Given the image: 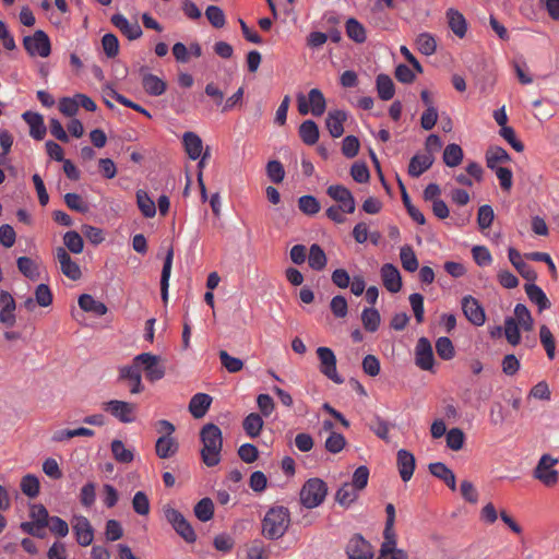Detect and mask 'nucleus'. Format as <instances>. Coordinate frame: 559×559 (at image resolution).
<instances>
[{
    "instance_id": "24",
    "label": "nucleus",
    "mask_w": 559,
    "mask_h": 559,
    "mask_svg": "<svg viewBox=\"0 0 559 559\" xmlns=\"http://www.w3.org/2000/svg\"><path fill=\"white\" fill-rule=\"evenodd\" d=\"M182 144L189 158L197 160L203 153V142L194 132H186L182 135Z\"/></svg>"
},
{
    "instance_id": "32",
    "label": "nucleus",
    "mask_w": 559,
    "mask_h": 559,
    "mask_svg": "<svg viewBox=\"0 0 559 559\" xmlns=\"http://www.w3.org/2000/svg\"><path fill=\"white\" fill-rule=\"evenodd\" d=\"M346 120V112L340 109H335L330 112L326 118V128L333 138H338L343 134V123Z\"/></svg>"
},
{
    "instance_id": "43",
    "label": "nucleus",
    "mask_w": 559,
    "mask_h": 559,
    "mask_svg": "<svg viewBox=\"0 0 559 559\" xmlns=\"http://www.w3.org/2000/svg\"><path fill=\"white\" fill-rule=\"evenodd\" d=\"M299 135L304 143L313 145L319 140L318 126L312 120H306L299 127Z\"/></svg>"
},
{
    "instance_id": "17",
    "label": "nucleus",
    "mask_w": 559,
    "mask_h": 559,
    "mask_svg": "<svg viewBox=\"0 0 559 559\" xmlns=\"http://www.w3.org/2000/svg\"><path fill=\"white\" fill-rule=\"evenodd\" d=\"M56 259L58 260L60 264L61 272L70 280L78 281L82 273L79 264L74 262L68 251L62 248L58 247L56 250Z\"/></svg>"
},
{
    "instance_id": "45",
    "label": "nucleus",
    "mask_w": 559,
    "mask_h": 559,
    "mask_svg": "<svg viewBox=\"0 0 559 559\" xmlns=\"http://www.w3.org/2000/svg\"><path fill=\"white\" fill-rule=\"evenodd\" d=\"M400 259L403 269L407 272H415L419 266L418 259L413 248L409 246H404L401 248Z\"/></svg>"
},
{
    "instance_id": "5",
    "label": "nucleus",
    "mask_w": 559,
    "mask_h": 559,
    "mask_svg": "<svg viewBox=\"0 0 559 559\" xmlns=\"http://www.w3.org/2000/svg\"><path fill=\"white\" fill-rule=\"evenodd\" d=\"M558 462L550 454H543L533 471V477L547 487L555 486L559 480V473L554 468Z\"/></svg>"
},
{
    "instance_id": "30",
    "label": "nucleus",
    "mask_w": 559,
    "mask_h": 559,
    "mask_svg": "<svg viewBox=\"0 0 559 559\" xmlns=\"http://www.w3.org/2000/svg\"><path fill=\"white\" fill-rule=\"evenodd\" d=\"M448 24L451 31L460 38H463L467 31V23L464 15L455 9L447 11Z\"/></svg>"
},
{
    "instance_id": "64",
    "label": "nucleus",
    "mask_w": 559,
    "mask_h": 559,
    "mask_svg": "<svg viewBox=\"0 0 559 559\" xmlns=\"http://www.w3.org/2000/svg\"><path fill=\"white\" fill-rule=\"evenodd\" d=\"M298 207L307 215H314L320 211V203L312 195H302L298 200Z\"/></svg>"
},
{
    "instance_id": "28",
    "label": "nucleus",
    "mask_w": 559,
    "mask_h": 559,
    "mask_svg": "<svg viewBox=\"0 0 559 559\" xmlns=\"http://www.w3.org/2000/svg\"><path fill=\"white\" fill-rule=\"evenodd\" d=\"M429 472L437 478L443 480L445 485L451 489H456V478L454 473L443 463L436 462L429 464Z\"/></svg>"
},
{
    "instance_id": "3",
    "label": "nucleus",
    "mask_w": 559,
    "mask_h": 559,
    "mask_svg": "<svg viewBox=\"0 0 559 559\" xmlns=\"http://www.w3.org/2000/svg\"><path fill=\"white\" fill-rule=\"evenodd\" d=\"M328 495V486L320 478L308 479L300 490V502L308 509L320 506Z\"/></svg>"
},
{
    "instance_id": "44",
    "label": "nucleus",
    "mask_w": 559,
    "mask_h": 559,
    "mask_svg": "<svg viewBox=\"0 0 559 559\" xmlns=\"http://www.w3.org/2000/svg\"><path fill=\"white\" fill-rule=\"evenodd\" d=\"M415 43L419 52L425 56H431L437 50V40L430 33L419 34Z\"/></svg>"
},
{
    "instance_id": "22",
    "label": "nucleus",
    "mask_w": 559,
    "mask_h": 559,
    "mask_svg": "<svg viewBox=\"0 0 559 559\" xmlns=\"http://www.w3.org/2000/svg\"><path fill=\"white\" fill-rule=\"evenodd\" d=\"M508 258L523 278L528 282L536 281V272L530 264L523 261L521 253L516 249L509 248Z\"/></svg>"
},
{
    "instance_id": "10",
    "label": "nucleus",
    "mask_w": 559,
    "mask_h": 559,
    "mask_svg": "<svg viewBox=\"0 0 559 559\" xmlns=\"http://www.w3.org/2000/svg\"><path fill=\"white\" fill-rule=\"evenodd\" d=\"M346 555L348 559H372L373 549L360 534H355L346 545Z\"/></svg>"
},
{
    "instance_id": "19",
    "label": "nucleus",
    "mask_w": 559,
    "mask_h": 559,
    "mask_svg": "<svg viewBox=\"0 0 559 559\" xmlns=\"http://www.w3.org/2000/svg\"><path fill=\"white\" fill-rule=\"evenodd\" d=\"M396 465L402 480L406 483L413 477L416 466L415 456L409 451L401 449L397 451Z\"/></svg>"
},
{
    "instance_id": "13",
    "label": "nucleus",
    "mask_w": 559,
    "mask_h": 559,
    "mask_svg": "<svg viewBox=\"0 0 559 559\" xmlns=\"http://www.w3.org/2000/svg\"><path fill=\"white\" fill-rule=\"evenodd\" d=\"M328 194L336 201L344 213L352 214L355 212L356 203L352 192L342 185H333L328 188Z\"/></svg>"
},
{
    "instance_id": "38",
    "label": "nucleus",
    "mask_w": 559,
    "mask_h": 559,
    "mask_svg": "<svg viewBox=\"0 0 559 559\" xmlns=\"http://www.w3.org/2000/svg\"><path fill=\"white\" fill-rule=\"evenodd\" d=\"M464 157L462 147L459 144H448L443 151L442 159L448 167L459 166Z\"/></svg>"
},
{
    "instance_id": "63",
    "label": "nucleus",
    "mask_w": 559,
    "mask_h": 559,
    "mask_svg": "<svg viewBox=\"0 0 559 559\" xmlns=\"http://www.w3.org/2000/svg\"><path fill=\"white\" fill-rule=\"evenodd\" d=\"M205 16L215 28H222L226 23L224 11L216 5H209L205 10Z\"/></svg>"
},
{
    "instance_id": "29",
    "label": "nucleus",
    "mask_w": 559,
    "mask_h": 559,
    "mask_svg": "<svg viewBox=\"0 0 559 559\" xmlns=\"http://www.w3.org/2000/svg\"><path fill=\"white\" fill-rule=\"evenodd\" d=\"M524 289L528 299L537 305L539 311L550 308V301L539 286L534 283H528L524 285Z\"/></svg>"
},
{
    "instance_id": "55",
    "label": "nucleus",
    "mask_w": 559,
    "mask_h": 559,
    "mask_svg": "<svg viewBox=\"0 0 559 559\" xmlns=\"http://www.w3.org/2000/svg\"><path fill=\"white\" fill-rule=\"evenodd\" d=\"M514 316L516 323L525 331H531L533 329V319L530 310L526 306L522 304H518L514 308Z\"/></svg>"
},
{
    "instance_id": "60",
    "label": "nucleus",
    "mask_w": 559,
    "mask_h": 559,
    "mask_svg": "<svg viewBox=\"0 0 559 559\" xmlns=\"http://www.w3.org/2000/svg\"><path fill=\"white\" fill-rule=\"evenodd\" d=\"M80 503L84 508H91L96 501V485L93 481L86 483L79 495Z\"/></svg>"
},
{
    "instance_id": "54",
    "label": "nucleus",
    "mask_w": 559,
    "mask_h": 559,
    "mask_svg": "<svg viewBox=\"0 0 559 559\" xmlns=\"http://www.w3.org/2000/svg\"><path fill=\"white\" fill-rule=\"evenodd\" d=\"M346 439L342 433L332 431L324 442V448L332 454L340 453L346 445Z\"/></svg>"
},
{
    "instance_id": "57",
    "label": "nucleus",
    "mask_w": 559,
    "mask_h": 559,
    "mask_svg": "<svg viewBox=\"0 0 559 559\" xmlns=\"http://www.w3.org/2000/svg\"><path fill=\"white\" fill-rule=\"evenodd\" d=\"M111 452L114 457L120 463H130L133 461V452L127 449L121 440L111 442Z\"/></svg>"
},
{
    "instance_id": "9",
    "label": "nucleus",
    "mask_w": 559,
    "mask_h": 559,
    "mask_svg": "<svg viewBox=\"0 0 559 559\" xmlns=\"http://www.w3.org/2000/svg\"><path fill=\"white\" fill-rule=\"evenodd\" d=\"M317 355L320 361V372L334 383L342 384L344 379L337 373L336 356L333 350L329 347L321 346L317 348Z\"/></svg>"
},
{
    "instance_id": "11",
    "label": "nucleus",
    "mask_w": 559,
    "mask_h": 559,
    "mask_svg": "<svg viewBox=\"0 0 559 559\" xmlns=\"http://www.w3.org/2000/svg\"><path fill=\"white\" fill-rule=\"evenodd\" d=\"M119 381L128 382L131 394H139L144 390L141 371L132 359L131 365L119 367Z\"/></svg>"
},
{
    "instance_id": "2",
    "label": "nucleus",
    "mask_w": 559,
    "mask_h": 559,
    "mask_svg": "<svg viewBox=\"0 0 559 559\" xmlns=\"http://www.w3.org/2000/svg\"><path fill=\"white\" fill-rule=\"evenodd\" d=\"M289 525V510L283 506H274L269 509L262 520V535L271 540L278 539L285 535Z\"/></svg>"
},
{
    "instance_id": "12",
    "label": "nucleus",
    "mask_w": 559,
    "mask_h": 559,
    "mask_svg": "<svg viewBox=\"0 0 559 559\" xmlns=\"http://www.w3.org/2000/svg\"><path fill=\"white\" fill-rule=\"evenodd\" d=\"M462 310L466 319L476 326H481L486 321L484 308L478 300L468 295L462 299Z\"/></svg>"
},
{
    "instance_id": "40",
    "label": "nucleus",
    "mask_w": 559,
    "mask_h": 559,
    "mask_svg": "<svg viewBox=\"0 0 559 559\" xmlns=\"http://www.w3.org/2000/svg\"><path fill=\"white\" fill-rule=\"evenodd\" d=\"M326 262L323 249L318 243L311 245L308 257L309 266L314 271H322L326 266Z\"/></svg>"
},
{
    "instance_id": "16",
    "label": "nucleus",
    "mask_w": 559,
    "mask_h": 559,
    "mask_svg": "<svg viewBox=\"0 0 559 559\" xmlns=\"http://www.w3.org/2000/svg\"><path fill=\"white\" fill-rule=\"evenodd\" d=\"M416 365L423 370H431L433 367V352L428 338L420 337L415 348Z\"/></svg>"
},
{
    "instance_id": "46",
    "label": "nucleus",
    "mask_w": 559,
    "mask_h": 559,
    "mask_svg": "<svg viewBox=\"0 0 559 559\" xmlns=\"http://www.w3.org/2000/svg\"><path fill=\"white\" fill-rule=\"evenodd\" d=\"M193 511L201 522H207L214 515V503L210 498H203L194 506Z\"/></svg>"
},
{
    "instance_id": "59",
    "label": "nucleus",
    "mask_w": 559,
    "mask_h": 559,
    "mask_svg": "<svg viewBox=\"0 0 559 559\" xmlns=\"http://www.w3.org/2000/svg\"><path fill=\"white\" fill-rule=\"evenodd\" d=\"M436 350H437L438 356L444 360H450L455 355V350H454L452 341L447 336H442L437 340Z\"/></svg>"
},
{
    "instance_id": "61",
    "label": "nucleus",
    "mask_w": 559,
    "mask_h": 559,
    "mask_svg": "<svg viewBox=\"0 0 559 559\" xmlns=\"http://www.w3.org/2000/svg\"><path fill=\"white\" fill-rule=\"evenodd\" d=\"M132 508L139 515H147L151 510L150 500L144 491H136L132 499Z\"/></svg>"
},
{
    "instance_id": "31",
    "label": "nucleus",
    "mask_w": 559,
    "mask_h": 559,
    "mask_svg": "<svg viewBox=\"0 0 559 559\" xmlns=\"http://www.w3.org/2000/svg\"><path fill=\"white\" fill-rule=\"evenodd\" d=\"M358 496L359 490L349 483H345L336 491L335 501L344 508H349L358 499Z\"/></svg>"
},
{
    "instance_id": "47",
    "label": "nucleus",
    "mask_w": 559,
    "mask_h": 559,
    "mask_svg": "<svg viewBox=\"0 0 559 559\" xmlns=\"http://www.w3.org/2000/svg\"><path fill=\"white\" fill-rule=\"evenodd\" d=\"M19 271L27 278L36 281L39 272L36 263L28 257H20L16 261Z\"/></svg>"
},
{
    "instance_id": "4",
    "label": "nucleus",
    "mask_w": 559,
    "mask_h": 559,
    "mask_svg": "<svg viewBox=\"0 0 559 559\" xmlns=\"http://www.w3.org/2000/svg\"><path fill=\"white\" fill-rule=\"evenodd\" d=\"M166 521L173 526L176 533L187 543L192 544L197 540V534L181 512L165 506L163 509Z\"/></svg>"
},
{
    "instance_id": "26",
    "label": "nucleus",
    "mask_w": 559,
    "mask_h": 559,
    "mask_svg": "<svg viewBox=\"0 0 559 559\" xmlns=\"http://www.w3.org/2000/svg\"><path fill=\"white\" fill-rule=\"evenodd\" d=\"M212 397L205 393L194 394L189 403V412L194 418H202L209 411Z\"/></svg>"
},
{
    "instance_id": "52",
    "label": "nucleus",
    "mask_w": 559,
    "mask_h": 559,
    "mask_svg": "<svg viewBox=\"0 0 559 559\" xmlns=\"http://www.w3.org/2000/svg\"><path fill=\"white\" fill-rule=\"evenodd\" d=\"M20 487L25 496L35 498L39 493L40 485L38 478L35 475L27 474L22 478Z\"/></svg>"
},
{
    "instance_id": "23",
    "label": "nucleus",
    "mask_w": 559,
    "mask_h": 559,
    "mask_svg": "<svg viewBox=\"0 0 559 559\" xmlns=\"http://www.w3.org/2000/svg\"><path fill=\"white\" fill-rule=\"evenodd\" d=\"M435 158L431 154H416L408 164V175L417 178L427 171L433 164Z\"/></svg>"
},
{
    "instance_id": "39",
    "label": "nucleus",
    "mask_w": 559,
    "mask_h": 559,
    "mask_svg": "<svg viewBox=\"0 0 559 559\" xmlns=\"http://www.w3.org/2000/svg\"><path fill=\"white\" fill-rule=\"evenodd\" d=\"M242 428L248 437L257 438L262 428L263 419L258 413H250L242 421Z\"/></svg>"
},
{
    "instance_id": "36",
    "label": "nucleus",
    "mask_w": 559,
    "mask_h": 559,
    "mask_svg": "<svg viewBox=\"0 0 559 559\" xmlns=\"http://www.w3.org/2000/svg\"><path fill=\"white\" fill-rule=\"evenodd\" d=\"M142 86L146 93L154 96L162 95L166 90V83L160 78L152 73L143 75Z\"/></svg>"
},
{
    "instance_id": "33",
    "label": "nucleus",
    "mask_w": 559,
    "mask_h": 559,
    "mask_svg": "<svg viewBox=\"0 0 559 559\" xmlns=\"http://www.w3.org/2000/svg\"><path fill=\"white\" fill-rule=\"evenodd\" d=\"M79 306L85 312H92L96 316H104L107 313V306L96 300L92 295L83 294L79 298Z\"/></svg>"
},
{
    "instance_id": "56",
    "label": "nucleus",
    "mask_w": 559,
    "mask_h": 559,
    "mask_svg": "<svg viewBox=\"0 0 559 559\" xmlns=\"http://www.w3.org/2000/svg\"><path fill=\"white\" fill-rule=\"evenodd\" d=\"M539 338L549 359H554L556 350V342L554 335L547 325L539 329Z\"/></svg>"
},
{
    "instance_id": "1",
    "label": "nucleus",
    "mask_w": 559,
    "mask_h": 559,
    "mask_svg": "<svg viewBox=\"0 0 559 559\" xmlns=\"http://www.w3.org/2000/svg\"><path fill=\"white\" fill-rule=\"evenodd\" d=\"M200 437L203 443L201 450L203 463L209 467L216 466L221 461L223 448L222 430L214 424H206L201 429Z\"/></svg>"
},
{
    "instance_id": "53",
    "label": "nucleus",
    "mask_w": 559,
    "mask_h": 559,
    "mask_svg": "<svg viewBox=\"0 0 559 559\" xmlns=\"http://www.w3.org/2000/svg\"><path fill=\"white\" fill-rule=\"evenodd\" d=\"M370 430L381 440L389 441L391 425L378 415H374L369 424Z\"/></svg>"
},
{
    "instance_id": "34",
    "label": "nucleus",
    "mask_w": 559,
    "mask_h": 559,
    "mask_svg": "<svg viewBox=\"0 0 559 559\" xmlns=\"http://www.w3.org/2000/svg\"><path fill=\"white\" fill-rule=\"evenodd\" d=\"M174 249L170 248L164 260L162 276H160V295L162 299L166 302L168 298L169 278L173 267Z\"/></svg>"
},
{
    "instance_id": "15",
    "label": "nucleus",
    "mask_w": 559,
    "mask_h": 559,
    "mask_svg": "<svg viewBox=\"0 0 559 559\" xmlns=\"http://www.w3.org/2000/svg\"><path fill=\"white\" fill-rule=\"evenodd\" d=\"M73 532L80 546L86 547L93 543L94 528L87 518L75 515L73 519Z\"/></svg>"
},
{
    "instance_id": "25",
    "label": "nucleus",
    "mask_w": 559,
    "mask_h": 559,
    "mask_svg": "<svg viewBox=\"0 0 559 559\" xmlns=\"http://www.w3.org/2000/svg\"><path fill=\"white\" fill-rule=\"evenodd\" d=\"M23 119L29 126V134L35 140H41L46 135L47 129L44 124V119L39 114L26 111L22 115Z\"/></svg>"
},
{
    "instance_id": "42",
    "label": "nucleus",
    "mask_w": 559,
    "mask_h": 559,
    "mask_svg": "<svg viewBox=\"0 0 559 559\" xmlns=\"http://www.w3.org/2000/svg\"><path fill=\"white\" fill-rule=\"evenodd\" d=\"M346 34L358 44H362L367 39L365 26L354 17L348 19L346 22Z\"/></svg>"
},
{
    "instance_id": "49",
    "label": "nucleus",
    "mask_w": 559,
    "mask_h": 559,
    "mask_svg": "<svg viewBox=\"0 0 559 559\" xmlns=\"http://www.w3.org/2000/svg\"><path fill=\"white\" fill-rule=\"evenodd\" d=\"M64 246L74 254L82 253L84 249V241L82 236L74 230L67 231L63 236Z\"/></svg>"
},
{
    "instance_id": "37",
    "label": "nucleus",
    "mask_w": 559,
    "mask_h": 559,
    "mask_svg": "<svg viewBox=\"0 0 559 559\" xmlns=\"http://www.w3.org/2000/svg\"><path fill=\"white\" fill-rule=\"evenodd\" d=\"M510 160L508 152L500 146H490L486 152V164L491 170L497 169L498 164L507 163Z\"/></svg>"
},
{
    "instance_id": "20",
    "label": "nucleus",
    "mask_w": 559,
    "mask_h": 559,
    "mask_svg": "<svg viewBox=\"0 0 559 559\" xmlns=\"http://www.w3.org/2000/svg\"><path fill=\"white\" fill-rule=\"evenodd\" d=\"M381 278L384 287L391 293H397L402 288V278L397 267L391 263H385L381 267Z\"/></svg>"
},
{
    "instance_id": "14",
    "label": "nucleus",
    "mask_w": 559,
    "mask_h": 559,
    "mask_svg": "<svg viewBox=\"0 0 559 559\" xmlns=\"http://www.w3.org/2000/svg\"><path fill=\"white\" fill-rule=\"evenodd\" d=\"M16 302L13 296L7 290H0V323L12 328L16 323Z\"/></svg>"
},
{
    "instance_id": "18",
    "label": "nucleus",
    "mask_w": 559,
    "mask_h": 559,
    "mask_svg": "<svg viewBox=\"0 0 559 559\" xmlns=\"http://www.w3.org/2000/svg\"><path fill=\"white\" fill-rule=\"evenodd\" d=\"M110 21L114 26L117 27L129 40H135L143 34L141 26L136 21L131 23L120 13L114 14Z\"/></svg>"
},
{
    "instance_id": "50",
    "label": "nucleus",
    "mask_w": 559,
    "mask_h": 559,
    "mask_svg": "<svg viewBox=\"0 0 559 559\" xmlns=\"http://www.w3.org/2000/svg\"><path fill=\"white\" fill-rule=\"evenodd\" d=\"M504 335L509 344L515 346L521 341L520 325L516 320L512 317H508L504 320Z\"/></svg>"
},
{
    "instance_id": "8",
    "label": "nucleus",
    "mask_w": 559,
    "mask_h": 559,
    "mask_svg": "<svg viewBox=\"0 0 559 559\" xmlns=\"http://www.w3.org/2000/svg\"><path fill=\"white\" fill-rule=\"evenodd\" d=\"M23 46L32 57L39 56L46 58L51 52V45L48 35L41 31H36L32 36L23 38Z\"/></svg>"
},
{
    "instance_id": "62",
    "label": "nucleus",
    "mask_w": 559,
    "mask_h": 559,
    "mask_svg": "<svg viewBox=\"0 0 559 559\" xmlns=\"http://www.w3.org/2000/svg\"><path fill=\"white\" fill-rule=\"evenodd\" d=\"M64 203L67 206L79 213H86L90 210L87 202L83 200V198L78 193H67L64 194Z\"/></svg>"
},
{
    "instance_id": "6",
    "label": "nucleus",
    "mask_w": 559,
    "mask_h": 559,
    "mask_svg": "<svg viewBox=\"0 0 559 559\" xmlns=\"http://www.w3.org/2000/svg\"><path fill=\"white\" fill-rule=\"evenodd\" d=\"M133 360L151 382L158 381L165 376V367L160 364V358L154 354L142 353L136 355Z\"/></svg>"
},
{
    "instance_id": "7",
    "label": "nucleus",
    "mask_w": 559,
    "mask_h": 559,
    "mask_svg": "<svg viewBox=\"0 0 559 559\" xmlns=\"http://www.w3.org/2000/svg\"><path fill=\"white\" fill-rule=\"evenodd\" d=\"M102 408L123 424L133 423L136 418V405L130 402L110 400L104 402Z\"/></svg>"
},
{
    "instance_id": "35",
    "label": "nucleus",
    "mask_w": 559,
    "mask_h": 559,
    "mask_svg": "<svg viewBox=\"0 0 559 559\" xmlns=\"http://www.w3.org/2000/svg\"><path fill=\"white\" fill-rule=\"evenodd\" d=\"M377 92L381 100H391L395 94L394 82L388 74H379L376 79Z\"/></svg>"
},
{
    "instance_id": "58",
    "label": "nucleus",
    "mask_w": 559,
    "mask_h": 559,
    "mask_svg": "<svg viewBox=\"0 0 559 559\" xmlns=\"http://www.w3.org/2000/svg\"><path fill=\"white\" fill-rule=\"evenodd\" d=\"M222 366L230 373L239 372L243 368V361L237 357L230 356L226 350L218 353Z\"/></svg>"
},
{
    "instance_id": "41",
    "label": "nucleus",
    "mask_w": 559,
    "mask_h": 559,
    "mask_svg": "<svg viewBox=\"0 0 559 559\" xmlns=\"http://www.w3.org/2000/svg\"><path fill=\"white\" fill-rule=\"evenodd\" d=\"M136 204L144 217L151 218L156 214L155 202L148 197L144 190L136 191Z\"/></svg>"
},
{
    "instance_id": "48",
    "label": "nucleus",
    "mask_w": 559,
    "mask_h": 559,
    "mask_svg": "<svg viewBox=\"0 0 559 559\" xmlns=\"http://www.w3.org/2000/svg\"><path fill=\"white\" fill-rule=\"evenodd\" d=\"M361 321L368 332H376L381 321L380 313L374 308H366L361 313Z\"/></svg>"
},
{
    "instance_id": "51",
    "label": "nucleus",
    "mask_w": 559,
    "mask_h": 559,
    "mask_svg": "<svg viewBox=\"0 0 559 559\" xmlns=\"http://www.w3.org/2000/svg\"><path fill=\"white\" fill-rule=\"evenodd\" d=\"M247 559H270V549L260 539H254L247 548Z\"/></svg>"
},
{
    "instance_id": "27",
    "label": "nucleus",
    "mask_w": 559,
    "mask_h": 559,
    "mask_svg": "<svg viewBox=\"0 0 559 559\" xmlns=\"http://www.w3.org/2000/svg\"><path fill=\"white\" fill-rule=\"evenodd\" d=\"M179 450V443L175 438L168 436H160L155 443L156 455L160 459H169L174 456Z\"/></svg>"
},
{
    "instance_id": "21",
    "label": "nucleus",
    "mask_w": 559,
    "mask_h": 559,
    "mask_svg": "<svg viewBox=\"0 0 559 559\" xmlns=\"http://www.w3.org/2000/svg\"><path fill=\"white\" fill-rule=\"evenodd\" d=\"M396 545V536H390L389 538L383 536V542L381 544L377 559H408L407 552L397 548Z\"/></svg>"
}]
</instances>
